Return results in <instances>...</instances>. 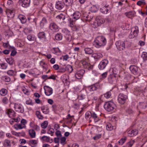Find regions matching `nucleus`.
I'll list each match as a JSON object with an SVG mask.
<instances>
[{
  "label": "nucleus",
  "instance_id": "18",
  "mask_svg": "<svg viewBox=\"0 0 147 147\" xmlns=\"http://www.w3.org/2000/svg\"><path fill=\"white\" fill-rule=\"evenodd\" d=\"M138 131L136 129L129 130L128 131V134L129 136L132 137L136 136L138 134Z\"/></svg>",
  "mask_w": 147,
  "mask_h": 147
},
{
  "label": "nucleus",
  "instance_id": "4",
  "mask_svg": "<svg viewBox=\"0 0 147 147\" xmlns=\"http://www.w3.org/2000/svg\"><path fill=\"white\" fill-rule=\"evenodd\" d=\"M112 72L109 76L108 80L109 82L111 84H112L116 80L117 74L114 69H112Z\"/></svg>",
  "mask_w": 147,
  "mask_h": 147
},
{
  "label": "nucleus",
  "instance_id": "5",
  "mask_svg": "<svg viewBox=\"0 0 147 147\" xmlns=\"http://www.w3.org/2000/svg\"><path fill=\"white\" fill-rule=\"evenodd\" d=\"M99 87V84L97 83L86 87L85 90L87 92L88 91L92 92L96 90Z\"/></svg>",
  "mask_w": 147,
  "mask_h": 147
},
{
  "label": "nucleus",
  "instance_id": "47",
  "mask_svg": "<svg viewBox=\"0 0 147 147\" xmlns=\"http://www.w3.org/2000/svg\"><path fill=\"white\" fill-rule=\"evenodd\" d=\"M126 140V137H124L122 138L119 141V145H122Z\"/></svg>",
  "mask_w": 147,
  "mask_h": 147
},
{
  "label": "nucleus",
  "instance_id": "43",
  "mask_svg": "<svg viewBox=\"0 0 147 147\" xmlns=\"http://www.w3.org/2000/svg\"><path fill=\"white\" fill-rule=\"evenodd\" d=\"M13 60L11 58H8L6 59L7 62L10 65H12L13 64Z\"/></svg>",
  "mask_w": 147,
  "mask_h": 147
},
{
  "label": "nucleus",
  "instance_id": "62",
  "mask_svg": "<svg viewBox=\"0 0 147 147\" xmlns=\"http://www.w3.org/2000/svg\"><path fill=\"white\" fill-rule=\"evenodd\" d=\"M101 136L100 134H98L93 138V139L94 140H97L99 139Z\"/></svg>",
  "mask_w": 147,
  "mask_h": 147
},
{
  "label": "nucleus",
  "instance_id": "46",
  "mask_svg": "<svg viewBox=\"0 0 147 147\" xmlns=\"http://www.w3.org/2000/svg\"><path fill=\"white\" fill-rule=\"evenodd\" d=\"M65 2L66 5H70L72 4L73 3V0H62Z\"/></svg>",
  "mask_w": 147,
  "mask_h": 147
},
{
  "label": "nucleus",
  "instance_id": "9",
  "mask_svg": "<svg viewBox=\"0 0 147 147\" xmlns=\"http://www.w3.org/2000/svg\"><path fill=\"white\" fill-rule=\"evenodd\" d=\"M108 63L107 60L104 59L100 62L98 65V67L100 70L104 69Z\"/></svg>",
  "mask_w": 147,
  "mask_h": 147
},
{
  "label": "nucleus",
  "instance_id": "22",
  "mask_svg": "<svg viewBox=\"0 0 147 147\" xmlns=\"http://www.w3.org/2000/svg\"><path fill=\"white\" fill-rule=\"evenodd\" d=\"M6 111L10 117L11 118L15 116L16 113L13 110L10 109H7Z\"/></svg>",
  "mask_w": 147,
  "mask_h": 147
},
{
  "label": "nucleus",
  "instance_id": "41",
  "mask_svg": "<svg viewBox=\"0 0 147 147\" xmlns=\"http://www.w3.org/2000/svg\"><path fill=\"white\" fill-rule=\"evenodd\" d=\"M147 104L145 103H140L138 105V107L142 109H145L147 107Z\"/></svg>",
  "mask_w": 147,
  "mask_h": 147
},
{
  "label": "nucleus",
  "instance_id": "63",
  "mask_svg": "<svg viewBox=\"0 0 147 147\" xmlns=\"http://www.w3.org/2000/svg\"><path fill=\"white\" fill-rule=\"evenodd\" d=\"M88 14L87 13L85 12V13H83V19L84 20H85V19H86V18L88 17Z\"/></svg>",
  "mask_w": 147,
  "mask_h": 147
},
{
  "label": "nucleus",
  "instance_id": "14",
  "mask_svg": "<svg viewBox=\"0 0 147 147\" xmlns=\"http://www.w3.org/2000/svg\"><path fill=\"white\" fill-rule=\"evenodd\" d=\"M44 89L45 90V93L47 96H50L52 94L53 89L49 86H45L44 87Z\"/></svg>",
  "mask_w": 147,
  "mask_h": 147
},
{
  "label": "nucleus",
  "instance_id": "12",
  "mask_svg": "<svg viewBox=\"0 0 147 147\" xmlns=\"http://www.w3.org/2000/svg\"><path fill=\"white\" fill-rule=\"evenodd\" d=\"M81 62L85 68H88L89 70H91L93 68V65H90L89 63L86 61L85 60H83L81 61Z\"/></svg>",
  "mask_w": 147,
  "mask_h": 147
},
{
  "label": "nucleus",
  "instance_id": "54",
  "mask_svg": "<svg viewBox=\"0 0 147 147\" xmlns=\"http://www.w3.org/2000/svg\"><path fill=\"white\" fill-rule=\"evenodd\" d=\"M66 138L65 137H62L60 138V143L62 145H64L65 144Z\"/></svg>",
  "mask_w": 147,
  "mask_h": 147
},
{
  "label": "nucleus",
  "instance_id": "13",
  "mask_svg": "<svg viewBox=\"0 0 147 147\" xmlns=\"http://www.w3.org/2000/svg\"><path fill=\"white\" fill-rule=\"evenodd\" d=\"M84 72V70L83 69L78 71L75 74L76 78L78 79H80L83 77Z\"/></svg>",
  "mask_w": 147,
  "mask_h": 147
},
{
  "label": "nucleus",
  "instance_id": "48",
  "mask_svg": "<svg viewBox=\"0 0 147 147\" xmlns=\"http://www.w3.org/2000/svg\"><path fill=\"white\" fill-rule=\"evenodd\" d=\"M62 32L64 33L65 36L70 34V32L68 30L65 29H63L62 30Z\"/></svg>",
  "mask_w": 147,
  "mask_h": 147
},
{
  "label": "nucleus",
  "instance_id": "38",
  "mask_svg": "<svg viewBox=\"0 0 147 147\" xmlns=\"http://www.w3.org/2000/svg\"><path fill=\"white\" fill-rule=\"evenodd\" d=\"M89 9L91 12H95L97 11L98 9L95 5H92L90 8Z\"/></svg>",
  "mask_w": 147,
  "mask_h": 147
},
{
  "label": "nucleus",
  "instance_id": "36",
  "mask_svg": "<svg viewBox=\"0 0 147 147\" xmlns=\"http://www.w3.org/2000/svg\"><path fill=\"white\" fill-rule=\"evenodd\" d=\"M36 115L37 117L39 119H42L43 118V117L41 114L40 112L39 111H36Z\"/></svg>",
  "mask_w": 147,
  "mask_h": 147
},
{
  "label": "nucleus",
  "instance_id": "27",
  "mask_svg": "<svg viewBox=\"0 0 147 147\" xmlns=\"http://www.w3.org/2000/svg\"><path fill=\"white\" fill-rule=\"evenodd\" d=\"M86 54H91L93 53V50L90 48H86L84 49Z\"/></svg>",
  "mask_w": 147,
  "mask_h": 147
},
{
  "label": "nucleus",
  "instance_id": "15",
  "mask_svg": "<svg viewBox=\"0 0 147 147\" xmlns=\"http://www.w3.org/2000/svg\"><path fill=\"white\" fill-rule=\"evenodd\" d=\"M81 94L79 95L78 98L80 100H83L85 98L87 95V92H86L85 89H83L81 92Z\"/></svg>",
  "mask_w": 147,
  "mask_h": 147
},
{
  "label": "nucleus",
  "instance_id": "55",
  "mask_svg": "<svg viewBox=\"0 0 147 147\" xmlns=\"http://www.w3.org/2000/svg\"><path fill=\"white\" fill-rule=\"evenodd\" d=\"M42 63V64L43 65H42V68L45 71H46L47 70V67L48 66V65L46 64L45 62H41L40 64H41Z\"/></svg>",
  "mask_w": 147,
  "mask_h": 147
},
{
  "label": "nucleus",
  "instance_id": "39",
  "mask_svg": "<svg viewBox=\"0 0 147 147\" xmlns=\"http://www.w3.org/2000/svg\"><path fill=\"white\" fill-rule=\"evenodd\" d=\"M7 93V91L5 89L3 88L0 90V94L2 96H5Z\"/></svg>",
  "mask_w": 147,
  "mask_h": 147
},
{
  "label": "nucleus",
  "instance_id": "44",
  "mask_svg": "<svg viewBox=\"0 0 147 147\" xmlns=\"http://www.w3.org/2000/svg\"><path fill=\"white\" fill-rule=\"evenodd\" d=\"M62 36L61 34H58L56 35L55 36V38L56 40H60L62 39Z\"/></svg>",
  "mask_w": 147,
  "mask_h": 147
},
{
  "label": "nucleus",
  "instance_id": "50",
  "mask_svg": "<svg viewBox=\"0 0 147 147\" xmlns=\"http://www.w3.org/2000/svg\"><path fill=\"white\" fill-rule=\"evenodd\" d=\"M29 144L30 145H35L37 144V142L35 140H30L29 141Z\"/></svg>",
  "mask_w": 147,
  "mask_h": 147
},
{
  "label": "nucleus",
  "instance_id": "31",
  "mask_svg": "<svg viewBox=\"0 0 147 147\" xmlns=\"http://www.w3.org/2000/svg\"><path fill=\"white\" fill-rule=\"evenodd\" d=\"M125 14L126 16L129 18H131L133 17L134 16V13L132 11L126 12L125 13Z\"/></svg>",
  "mask_w": 147,
  "mask_h": 147
},
{
  "label": "nucleus",
  "instance_id": "23",
  "mask_svg": "<svg viewBox=\"0 0 147 147\" xmlns=\"http://www.w3.org/2000/svg\"><path fill=\"white\" fill-rule=\"evenodd\" d=\"M3 145L5 147H10L11 146V143L10 140L5 139L3 142Z\"/></svg>",
  "mask_w": 147,
  "mask_h": 147
},
{
  "label": "nucleus",
  "instance_id": "25",
  "mask_svg": "<svg viewBox=\"0 0 147 147\" xmlns=\"http://www.w3.org/2000/svg\"><path fill=\"white\" fill-rule=\"evenodd\" d=\"M18 18L22 24H24L26 22V19L25 16L23 15L20 14L18 16Z\"/></svg>",
  "mask_w": 147,
  "mask_h": 147
},
{
  "label": "nucleus",
  "instance_id": "11",
  "mask_svg": "<svg viewBox=\"0 0 147 147\" xmlns=\"http://www.w3.org/2000/svg\"><path fill=\"white\" fill-rule=\"evenodd\" d=\"M5 12L8 18H12L14 16L15 14L14 10H11L7 9H6Z\"/></svg>",
  "mask_w": 147,
  "mask_h": 147
},
{
  "label": "nucleus",
  "instance_id": "24",
  "mask_svg": "<svg viewBox=\"0 0 147 147\" xmlns=\"http://www.w3.org/2000/svg\"><path fill=\"white\" fill-rule=\"evenodd\" d=\"M28 87L26 86H23L22 87V90L24 94L27 95L30 94V91L27 89Z\"/></svg>",
  "mask_w": 147,
  "mask_h": 147
},
{
  "label": "nucleus",
  "instance_id": "21",
  "mask_svg": "<svg viewBox=\"0 0 147 147\" xmlns=\"http://www.w3.org/2000/svg\"><path fill=\"white\" fill-rule=\"evenodd\" d=\"M129 69L132 73L134 74H136L138 70V67L136 66L133 65L130 66Z\"/></svg>",
  "mask_w": 147,
  "mask_h": 147
},
{
  "label": "nucleus",
  "instance_id": "60",
  "mask_svg": "<svg viewBox=\"0 0 147 147\" xmlns=\"http://www.w3.org/2000/svg\"><path fill=\"white\" fill-rule=\"evenodd\" d=\"M79 27L78 26H76L75 25L73 26L72 28V30L74 31H76L79 30Z\"/></svg>",
  "mask_w": 147,
  "mask_h": 147
},
{
  "label": "nucleus",
  "instance_id": "49",
  "mask_svg": "<svg viewBox=\"0 0 147 147\" xmlns=\"http://www.w3.org/2000/svg\"><path fill=\"white\" fill-rule=\"evenodd\" d=\"M48 123L47 121H45L41 124V127L43 128H46L48 125Z\"/></svg>",
  "mask_w": 147,
  "mask_h": 147
},
{
  "label": "nucleus",
  "instance_id": "45",
  "mask_svg": "<svg viewBox=\"0 0 147 147\" xmlns=\"http://www.w3.org/2000/svg\"><path fill=\"white\" fill-rule=\"evenodd\" d=\"M2 79L3 80L5 81L6 82H9L10 81V78L7 76H2Z\"/></svg>",
  "mask_w": 147,
  "mask_h": 147
},
{
  "label": "nucleus",
  "instance_id": "16",
  "mask_svg": "<svg viewBox=\"0 0 147 147\" xmlns=\"http://www.w3.org/2000/svg\"><path fill=\"white\" fill-rule=\"evenodd\" d=\"M64 3L60 1L57 2L56 3L55 7L56 9L61 10L64 7Z\"/></svg>",
  "mask_w": 147,
  "mask_h": 147
},
{
  "label": "nucleus",
  "instance_id": "7",
  "mask_svg": "<svg viewBox=\"0 0 147 147\" xmlns=\"http://www.w3.org/2000/svg\"><path fill=\"white\" fill-rule=\"evenodd\" d=\"M127 98V97L126 96L122 94H120L119 95L118 100L121 104H123L125 102Z\"/></svg>",
  "mask_w": 147,
  "mask_h": 147
},
{
  "label": "nucleus",
  "instance_id": "17",
  "mask_svg": "<svg viewBox=\"0 0 147 147\" xmlns=\"http://www.w3.org/2000/svg\"><path fill=\"white\" fill-rule=\"evenodd\" d=\"M81 16L80 13L79 11L75 12L73 15L72 21H75L78 19Z\"/></svg>",
  "mask_w": 147,
  "mask_h": 147
},
{
  "label": "nucleus",
  "instance_id": "53",
  "mask_svg": "<svg viewBox=\"0 0 147 147\" xmlns=\"http://www.w3.org/2000/svg\"><path fill=\"white\" fill-rule=\"evenodd\" d=\"M3 46L5 48H10L12 47L9 45L8 42L3 43Z\"/></svg>",
  "mask_w": 147,
  "mask_h": 147
},
{
  "label": "nucleus",
  "instance_id": "32",
  "mask_svg": "<svg viewBox=\"0 0 147 147\" xmlns=\"http://www.w3.org/2000/svg\"><path fill=\"white\" fill-rule=\"evenodd\" d=\"M41 110L42 112L45 114H47L49 113V108H47L45 109V107L44 106H43L41 107Z\"/></svg>",
  "mask_w": 147,
  "mask_h": 147
},
{
  "label": "nucleus",
  "instance_id": "42",
  "mask_svg": "<svg viewBox=\"0 0 147 147\" xmlns=\"http://www.w3.org/2000/svg\"><path fill=\"white\" fill-rule=\"evenodd\" d=\"M38 36L40 39L45 38V34L44 32H40L38 34Z\"/></svg>",
  "mask_w": 147,
  "mask_h": 147
},
{
  "label": "nucleus",
  "instance_id": "33",
  "mask_svg": "<svg viewBox=\"0 0 147 147\" xmlns=\"http://www.w3.org/2000/svg\"><path fill=\"white\" fill-rule=\"evenodd\" d=\"M106 129L108 131H111L113 129V127L110 123H107L106 124Z\"/></svg>",
  "mask_w": 147,
  "mask_h": 147
},
{
  "label": "nucleus",
  "instance_id": "19",
  "mask_svg": "<svg viewBox=\"0 0 147 147\" xmlns=\"http://www.w3.org/2000/svg\"><path fill=\"white\" fill-rule=\"evenodd\" d=\"M30 3V0H23L22 1V6L24 8L29 7Z\"/></svg>",
  "mask_w": 147,
  "mask_h": 147
},
{
  "label": "nucleus",
  "instance_id": "52",
  "mask_svg": "<svg viewBox=\"0 0 147 147\" xmlns=\"http://www.w3.org/2000/svg\"><path fill=\"white\" fill-rule=\"evenodd\" d=\"M47 22V20L45 18H43L40 23V25L41 26H43L44 24Z\"/></svg>",
  "mask_w": 147,
  "mask_h": 147
},
{
  "label": "nucleus",
  "instance_id": "2",
  "mask_svg": "<svg viewBox=\"0 0 147 147\" xmlns=\"http://www.w3.org/2000/svg\"><path fill=\"white\" fill-rule=\"evenodd\" d=\"M115 107V104L111 101L106 102L104 106L105 108L108 111H113Z\"/></svg>",
  "mask_w": 147,
  "mask_h": 147
},
{
  "label": "nucleus",
  "instance_id": "30",
  "mask_svg": "<svg viewBox=\"0 0 147 147\" xmlns=\"http://www.w3.org/2000/svg\"><path fill=\"white\" fill-rule=\"evenodd\" d=\"M29 134L31 138H35L36 133L33 129L30 130L29 131Z\"/></svg>",
  "mask_w": 147,
  "mask_h": 147
},
{
  "label": "nucleus",
  "instance_id": "34",
  "mask_svg": "<svg viewBox=\"0 0 147 147\" xmlns=\"http://www.w3.org/2000/svg\"><path fill=\"white\" fill-rule=\"evenodd\" d=\"M65 69L69 73L71 72L73 70L72 67L70 65H67Z\"/></svg>",
  "mask_w": 147,
  "mask_h": 147
},
{
  "label": "nucleus",
  "instance_id": "40",
  "mask_svg": "<svg viewBox=\"0 0 147 147\" xmlns=\"http://www.w3.org/2000/svg\"><path fill=\"white\" fill-rule=\"evenodd\" d=\"M109 11V9L107 8V7H104L100 8V11L102 13H107Z\"/></svg>",
  "mask_w": 147,
  "mask_h": 147
},
{
  "label": "nucleus",
  "instance_id": "29",
  "mask_svg": "<svg viewBox=\"0 0 147 147\" xmlns=\"http://www.w3.org/2000/svg\"><path fill=\"white\" fill-rule=\"evenodd\" d=\"M13 127L16 130L22 129L25 127L24 125H23L21 124H15Z\"/></svg>",
  "mask_w": 147,
  "mask_h": 147
},
{
  "label": "nucleus",
  "instance_id": "57",
  "mask_svg": "<svg viewBox=\"0 0 147 147\" xmlns=\"http://www.w3.org/2000/svg\"><path fill=\"white\" fill-rule=\"evenodd\" d=\"M7 74L10 76H12L15 74L14 71L13 70H9L7 71Z\"/></svg>",
  "mask_w": 147,
  "mask_h": 147
},
{
  "label": "nucleus",
  "instance_id": "51",
  "mask_svg": "<svg viewBox=\"0 0 147 147\" xmlns=\"http://www.w3.org/2000/svg\"><path fill=\"white\" fill-rule=\"evenodd\" d=\"M111 95V91H109L107 92L105 94L104 96L105 97L107 98H110Z\"/></svg>",
  "mask_w": 147,
  "mask_h": 147
},
{
  "label": "nucleus",
  "instance_id": "58",
  "mask_svg": "<svg viewBox=\"0 0 147 147\" xmlns=\"http://www.w3.org/2000/svg\"><path fill=\"white\" fill-rule=\"evenodd\" d=\"M93 18V17L92 16H90L88 15V17L85 20L86 21H88L90 22L92 19Z\"/></svg>",
  "mask_w": 147,
  "mask_h": 147
},
{
  "label": "nucleus",
  "instance_id": "10",
  "mask_svg": "<svg viewBox=\"0 0 147 147\" xmlns=\"http://www.w3.org/2000/svg\"><path fill=\"white\" fill-rule=\"evenodd\" d=\"M50 29L53 32H56L58 31V26L55 23L52 22L49 25Z\"/></svg>",
  "mask_w": 147,
  "mask_h": 147
},
{
  "label": "nucleus",
  "instance_id": "6",
  "mask_svg": "<svg viewBox=\"0 0 147 147\" xmlns=\"http://www.w3.org/2000/svg\"><path fill=\"white\" fill-rule=\"evenodd\" d=\"M115 45L117 49L119 51H122L125 48V43L123 41H117L116 42Z\"/></svg>",
  "mask_w": 147,
  "mask_h": 147
},
{
  "label": "nucleus",
  "instance_id": "64",
  "mask_svg": "<svg viewBox=\"0 0 147 147\" xmlns=\"http://www.w3.org/2000/svg\"><path fill=\"white\" fill-rule=\"evenodd\" d=\"M26 104L28 105H33L32 100L30 99H29L28 100H26Z\"/></svg>",
  "mask_w": 147,
  "mask_h": 147
},
{
  "label": "nucleus",
  "instance_id": "56",
  "mask_svg": "<svg viewBox=\"0 0 147 147\" xmlns=\"http://www.w3.org/2000/svg\"><path fill=\"white\" fill-rule=\"evenodd\" d=\"M66 38V40L69 42L72 39L71 36L70 34L65 36Z\"/></svg>",
  "mask_w": 147,
  "mask_h": 147
},
{
  "label": "nucleus",
  "instance_id": "59",
  "mask_svg": "<svg viewBox=\"0 0 147 147\" xmlns=\"http://www.w3.org/2000/svg\"><path fill=\"white\" fill-rule=\"evenodd\" d=\"M11 48L12 49H13V50L11 52V55L13 56H14L16 54L17 52L16 51L14 50L15 48L14 47H12Z\"/></svg>",
  "mask_w": 147,
  "mask_h": 147
},
{
  "label": "nucleus",
  "instance_id": "28",
  "mask_svg": "<svg viewBox=\"0 0 147 147\" xmlns=\"http://www.w3.org/2000/svg\"><path fill=\"white\" fill-rule=\"evenodd\" d=\"M27 38L30 41H35L36 40V38L35 36L31 34L27 36Z\"/></svg>",
  "mask_w": 147,
  "mask_h": 147
},
{
  "label": "nucleus",
  "instance_id": "26",
  "mask_svg": "<svg viewBox=\"0 0 147 147\" xmlns=\"http://www.w3.org/2000/svg\"><path fill=\"white\" fill-rule=\"evenodd\" d=\"M92 56L95 59H99L103 57L102 55L100 53H94L92 54Z\"/></svg>",
  "mask_w": 147,
  "mask_h": 147
},
{
  "label": "nucleus",
  "instance_id": "3",
  "mask_svg": "<svg viewBox=\"0 0 147 147\" xmlns=\"http://www.w3.org/2000/svg\"><path fill=\"white\" fill-rule=\"evenodd\" d=\"M139 32L138 28L137 26L133 27L129 37L130 38H133L137 36Z\"/></svg>",
  "mask_w": 147,
  "mask_h": 147
},
{
  "label": "nucleus",
  "instance_id": "61",
  "mask_svg": "<svg viewBox=\"0 0 147 147\" xmlns=\"http://www.w3.org/2000/svg\"><path fill=\"white\" fill-rule=\"evenodd\" d=\"M8 100L6 97H4L2 100V102L3 103L5 104H7L8 102Z\"/></svg>",
  "mask_w": 147,
  "mask_h": 147
},
{
  "label": "nucleus",
  "instance_id": "37",
  "mask_svg": "<svg viewBox=\"0 0 147 147\" xmlns=\"http://www.w3.org/2000/svg\"><path fill=\"white\" fill-rule=\"evenodd\" d=\"M56 18L57 19H59L61 20H63L65 19V17L62 14H60V15L57 16Z\"/></svg>",
  "mask_w": 147,
  "mask_h": 147
},
{
  "label": "nucleus",
  "instance_id": "20",
  "mask_svg": "<svg viewBox=\"0 0 147 147\" xmlns=\"http://www.w3.org/2000/svg\"><path fill=\"white\" fill-rule=\"evenodd\" d=\"M91 115V116L90 118H92L94 119V121L95 122H96L100 120V119L98 117L96 114L93 112L89 113Z\"/></svg>",
  "mask_w": 147,
  "mask_h": 147
},
{
  "label": "nucleus",
  "instance_id": "1",
  "mask_svg": "<svg viewBox=\"0 0 147 147\" xmlns=\"http://www.w3.org/2000/svg\"><path fill=\"white\" fill-rule=\"evenodd\" d=\"M106 43V38L103 36H101L96 38L94 42V44L96 47L99 48L105 45Z\"/></svg>",
  "mask_w": 147,
  "mask_h": 147
},
{
  "label": "nucleus",
  "instance_id": "35",
  "mask_svg": "<svg viewBox=\"0 0 147 147\" xmlns=\"http://www.w3.org/2000/svg\"><path fill=\"white\" fill-rule=\"evenodd\" d=\"M40 139L42 141L48 142L49 141L50 138L49 137L44 136L40 138Z\"/></svg>",
  "mask_w": 147,
  "mask_h": 147
},
{
  "label": "nucleus",
  "instance_id": "8",
  "mask_svg": "<svg viewBox=\"0 0 147 147\" xmlns=\"http://www.w3.org/2000/svg\"><path fill=\"white\" fill-rule=\"evenodd\" d=\"M14 108L16 111L18 112L22 113L24 112V109L21 104L15 103Z\"/></svg>",
  "mask_w": 147,
  "mask_h": 147
}]
</instances>
